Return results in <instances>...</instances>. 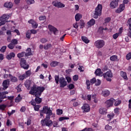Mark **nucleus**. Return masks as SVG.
<instances>
[{"label":"nucleus","mask_w":131,"mask_h":131,"mask_svg":"<svg viewBox=\"0 0 131 131\" xmlns=\"http://www.w3.org/2000/svg\"><path fill=\"white\" fill-rule=\"evenodd\" d=\"M73 79L74 81H76L78 80V75H75L73 76Z\"/></svg>","instance_id":"obj_55"},{"label":"nucleus","mask_w":131,"mask_h":131,"mask_svg":"<svg viewBox=\"0 0 131 131\" xmlns=\"http://www.w3.org/2000/svg\"><path fill=\"white\" fill-rule=\"evenodd\" d=\"M126 60H130V59H131V52L128 53L126 55Z\"/></svg>","instance_id":"obj_51"},{"label":"nucleus","mask_w":131,"mask_h":131,"mask_svg":"<svg viewBox=\"0 0 131 131\" xmlns=\"http://www.w3.org/2000/svg\"><path fill=\"white\" fill-rule=\"evenodd\" d=\"M4 7L5 8H8L9 9H12L13 7V3H12V2L6 3L4 4Z\"/></svg>","instance_id":"obj_21"},{"label":"nucleus","mask_w":131,"mask_h":131,"mask_svg":"<svg viewBox=\"0 0 131 131\" xmlns=\"http://www.w3.org/2000/svg\"><path fill=\"white\" fill-rule=\"evenodd\" d=\"M21 100H22V98H21V96H20V95H18V97H17L15 98V102L16 103H18V102H20V101H21Z\"/></svg>","instance_id":"obj_38"},{"label":"nucleus","mask_w":131,"mask_h":131,"mask_svg":"<svg viewBox=\"0 0 131 131\" xmlns=\"http://www.w3.org/2000/svg\"><path fill=\"white\" fill-rule=\"evenodd\" d=\"M91 84H94V83H96V78H93L90 81Z\"/></svg>","instance_id":"obj_58"},{"label":"nucleus","mask_w":131,"mask_h":131,"mask_svg":"<svg viewBox=\"0 0 131 131\" xmlns=\"http://www.w3.org/2000/svg\"><path fill=\"white\" fill-rule=\"evenodd\" d=\"M28 23H29L30 24H32V26L33 28L36 29L37 27V26H38V25L37 24V23L34 21L33 19H31L30 20H29Z\"/></svg>","instance_id":"obj_16"},{"label":"nucleus","mask_w":131,"mask_h":131,"mask_svg":"<svg viewBox=\"0 0 131 131\" xmlns=\"http://www.w3.org/2000/svg\"><path fill=\"white\" fill-rule=\"evenodd\" d=\"M8 75L12 82H17V81H18V78H17V77L12 76L11 74H9Z\"/></svg>","instance_id":"obj_18"},{"label":"nucleus","mask_w":131,"mask_h":131,"mask_svg":"<svg viewBox=\"0 0 131 131\" xmlns=\"http://www.w3.org/2000/svg\"><path fill=\"white\" fill-rule=\"evenodd\" d=\"M52 4L54 7H57V8H64L65 7V5L57 1H53Z\"/></svg>","instance_id":"obj_8"},{"label":"nucleus","mask_w":131,"mask_h":131,"mask_svg":"<svg viewBox=\"0 0 131 131\" xmlns=\"http://www.w3.org/2000/svg\"><path fill=\"white\" fill-rule=\"evenodd\" d=\"M103 6L101 4H98L97 7L95 8L93 17L95 19H98V17L102 15V10Z\"/></svg>","instance_id":"obj_4"},{"label":"nucleus","mask_w":131,"mask_h":131,"mask_svg":"<svg viewBox=\"0 0 131 131\" xmlns=\"http://www.w3.org/2000/svg\"><path fill=\"white\" fill-rule=\"evenodd\" d=\"M6 124L7 125V126H10V125H12V122L11 121H10V120H7Z\"/></svg>","instance_id":"obj_61"},{"label":"nucleus","mask_w":131,"mask_h":131,"mask_svg":"<svg viewBox=\"0 0 131 131\" xmlns=\"http://www.w3.org/2000/svg\"><path fill=\"white\" fill-rule=\"evenodd\" d=\"M105 23H104V25L106 24V23H109L110 21H111V18L108 17L105 18L104 19Z\"/></svg>","instance_id":"obj_49"},{"label":"nucleus","mask_w":131,"mask_h":131,"mask_svg":"<svg viewBox=\"0 0 131 131\" xmlns=\"http://www.w3.org/2000/svg\"><path fill=\"white\" fill-rule=\"evenodd\" d=\"M24 74L25 75L26 77H28L30 76V75H31V71L29 70L26 72V74Z\"/></svg>","instance_id":"obj_46"},{"label":"nucleus","mask_w":131,"mask_h":131,"mask_svg":"<svg viewBox=\"0 0 131 131\" xmlns=\"http://www.w3.org/2000/svg\"><path fill=\"white\" fill-rule=\"evenodd\" d=\"M26 53H25V56L26 57H28V56H31L32 54L31 53V49L30 48H28L26 51Z\"/></svg>","instance_id":"obj_24"},{"label":"nucleus","mask_w":131,"mask_h":131,"mask_svg":"<svg viewBox=\"0 0 131 131\" xmlns=\"http://www.w3.org/2000/svg\"><path fill=\"white\" fill-rule=\"evenodd\" d=\"M125 8V5H124V4H121L119 8L116 10V13H121Z\"/></svg>","instance_id":"obj_14"},{"label":"nucleus","mask_w":131,"mask_h":131,"mask_svg":"<svg viewBox=\"0 0 131 131\" xmlns=\"http://www.w3.org/2000/svg\"><path fill=\"white\" fill-rule=\"evenodd\" d=\"M105 129L106 130H110L112 129V126H110L109 125H106L105 126Z\"/></svg>","instance_id":"obj_48"},{"label":"nucleus","mask_w":131,"mask_h":131,"mask_svg":"<svg viewBox=\"0 0 131 131\" xmlns=\"http://www.w3.org/2000/svg\"><path fill=\"white\" fill-rule=\"evenodd\" d=\"M103 77L104 78H107V77H113L112 72L110 71L106 72L104 74H103Z\"/></svg>","instance_id":"obj_17"},{"label":"nucleus","mask_w":131,"mask_h":131,"mask_svg":"<svg viewBox=\"0 0 131 131\" xmlns=\"http://www.w3.org/2000/svg\"><path fill=\"white\" fill-rule=\"evenodd\" d=\"M96 24V20L94 19H91L88 22V25L89 27L93 26Z\"/></svg>","instance_id":"obj_23"},{"label":"nucleus","mask_w":131,"mask_h":131,"mask_svg":"<svg viewBox=\"0 0 131 131\" xmlns=\"http://www.w3.org/2000/svg\"><path fill=\"white\" fill-rule=\"evenodd\" d=\"M54 78L55 82L57 84H59V82L60 88H65V86L67 85V81H66V79H65V78L60 77L59 78V76L55 75Z\"/></svg>","instance_id":"obj_3"},{"label":"nucleus","mask_w":131,"mask_h":131,"mask_svg":"<svg viewBox=\"0 0 131 131\" xmlns=\"http://www.w3.org/2000/svg\"><path fill=\"white\" fill-rule=\"evenodd\" d=\"M46 89L43 86H38L36 85H33L29 92L30 95H34L36 97L35 99V104H40L42 99L39 98L41 96V94Z\"/></svg>","instance_id":"obj_1"},{"label":"nucleus","mask_w":131,"mask_h":131,"mask_svg":"<svg viewBox=\"0 0 131 131\" xmlns=\"http://www.w3.org/2000/svg\"><path fill=\"white\" fill-rule=\"evenodd\" d=\"M25 52H22L20 53H18L17 54L18 58H22V57H24L25 56Z\"/></svg>","instance_id":"obj_35"},{"label":"nucleus","mask_w":131,"mask_h":131,"mask_svg":"<svg viewBox=\"0 0 131 131\" xmlns=\"http://www.w3.org/2000/svg\"><path fill=\"white\" fill-rule=\"evenodd\" d=\"M107 118H108V119L107 120L110 121V120H111V119H112V118H113V117H114V114H110L107 115Z\"/></svg>","instance_id":"obj_33"},{"label":"nucleus","mask_w":131,"mask_h":131,"mask_svg":"<svg viewBox=\"0 0 131 131\" xmlns=\"http://www.w3.org/2000/svg\"><path fill=\"white\" fill-rule=\"evenodd\" d=\"M66 79L67 80L68 83H69V82H71V78L70 77H66Z\"/></svg>","instance_id":"obj_62"},{"label":"nucleus","mask_w":131,"mask_h":131,"mask_svg":"<svg viewBox=\"0 0 131 131\" xmlns=\"http://www.w3.org/2000/svg\"><path fill=\"white\" fill-rule=\"evenodd\" d=\"M8 48L10 49V50H13V49L15 48V46L13 44L10 43L8 45Z\"/></svg>","instance_id":"obj_43"},{"label":"nucleus","mask_w":131,"mask_h":131,"mask_svg":"<svg viewBox=\"0 0 131 131\" xmlns=\"http://www.w3.org/2000/svg\"><path fill=\"white\" fill-rule=\"evenodd\" d=\"M120 75L124 79H125L126 80H127V76H126V73L124 72H121Z\"/></svg>","instance_id":"obj_25"},{"label":"nucleus","mask_w":131,"mask_h":131,"mask_svg":"<svg viewBox=\"0 0 131 131\" xmlns=\"http://www.w3.org/2000/svg\"><path fill=\"white\" fill-rule=\"evenodd\" d=\"M20 64L21 67L24 68V69H28L29 68V65L26 62V60L24 58H21Z\"/></svg>","instance_id":"obj_6"},{"label":"nucleus","mask_w":131,"mask_h":131,"mask_svg":"<svg viewBox=\"0 0 131 131\" xmlns=\"http://www.w3.org/2000/svg\"><path fill=\"white\" fill-rule=\"evenodd\" d=\"M82 17V15H81V14L79 13H77L75 15V20L77 21H79V20H80V19H81Z\"/></svg>","instance_id":"obj_28"},{"label":"nucleus","mask_w":131,"mask_h":131,"mask_svg":"<svg viewBox=\"0 0 131 131\" xmlns=\"http://www.w3.org/2000/svg\"><path fill=\"white\" fill-rule=\"evenodd\" d=\"M81 39H82V41L85 42V43H89V42H90V40H89L88 37H86L85 36H82Z\"/></svg>","instance_id":"obj_29"},{"label":"nucleus","mask_w":131,"mask_h":131,"mask_svg":"<svg viewBox=\"0 0 131 131\" xmlns=\"http://www.w3.org/2000/svg\"><path fill=\"white\" fill-rule=\"evenodd\" d=\"M25 85L27 89H29L30 87V81L29 80H27L25 83Z\"/></svg>","instance_id":"obj_31"},{"label":"nucleus","mask_w":131,"mask_h":131,"mask_svg":"<svg viewBox=\"0 0 131 131\" xmlns=\"http://www.w3.org/2000/svg\"><path fill=\"white\" fill-rule=\"evenodd\" d=\"M7 49V46H3L2 48L0 49V52L1 53H5L6 52V50Z\"/></svg>","instance_id":"obj_42"},{"label":"nucleus","mask_w":131,"mask_h":131,"mask_svg":"<svg viewBox=\"0 0 131 131\" xmlns=\"http://www.w3.org/2000/svg\"><path fill=\"white\" fill-rule=\"evenodd\" d=\"M111 61H118V58L117 55H113L110 57Z\"/></svg>","instance_id":"obj_27"},{"label":"nucleus","mask_w":131,"mask_h":131,"mask_svg":"<svg viewBox=\"0 0 131 131\" xmlns=\"http://www.w3.org/2000/svg\"><path fill=\"white\" fill-rule=\"evenodd\" d=\"M94 46L97 49H102L105 46V41L102 39L97 40L94 42Z\"/></svg>","instance_id":"obj_5"},{"label":"nucleus","mask_w":131,"mask_h":131,"mask_svg":"<svg viewBox=\"0 0 131 131\" xmlns=\"http://www.w3.org/2000/svg\"><path fill=\"white\" fill-rule=\"evenodd\" d=\"M15 112H16V111H15V110H12V111H11V112H8V115L9 116H11L12 115V114H14V113H15Z\"/></svg>","instance_id":"obj_57"},{"label":"nucleus","mask_w":131,"mask_h":131,"mask_svg":"<svg viewBox=\"0 0 131 131\" xmlns=\"http://www.w3.org/2000/svg\"><path fill=\"white\" fill-rule=\"evenodd\" d=\"M102 95L103 97H108L110 95L109 90H103L102 92Z\"/></svg>","instance_id":"obj_22"},{"label":"nucleus","mask_w":131,"mask_h":131,"mask_svg":"<svg viewBox=\"0 0 131 131\" xmlns=\"http://www.w3.org/2000/svg\"><path fill=\"white\" fill-rule=\"evenodd\" d=\"M95 74L97 76H103L104 75L103 72H102L100 69H97L95 72Z\"/></svg>","instance_id":"obj_15"},{"label":"nucleus","mask_w":131,"mask_h":131,"mask_svg":"<svg viewBox=\"0 0 131 131\" xmlns=\"http://www.w3.org/2000/svg\"><path fill=\"white\" fill-rule=\"evenodd\" d=\"M31 35V33H30L29 32H27L26 33V37H27V38H30Z\"/></svg>","instance_id":"obj_59"},{"label":"nucleus","mask_w":131,"mask_h":131,"mask_svg":"<svg viewBox=\"0 0 131 131\" xmlns=\"http://www.w3.org/2000/svg\"><path fill=\"white\" fill-rule=\"evenodd\" d=\"M41 111L45 114H47L46 118L43 120L41 121L42 125H46L47 126H52L53 121L50 120L51 119V115H53L52 110L48 106H45L43 107V110Z\"/></svg>","instance_id":"obj_2"},{"label":"nucleus","mask_w":131,"mask_h":131,"mask_svg":"<svg viewBox=\"0 0 131 131\" xmlns=\"http://www.w3.org/2000/svg\"><path fill=\"white\" fill-rule=\"evenodd\" d=\"M120 33H116L113 35L114 39H116L119 36Z\"/></svg>","instance_id":"obj_44"},{"label":"nucleus","mask_w":131,"mask_h":131,"mask_svg":"<svg viewBox=\"0 0 131 131\" xmlns=\"http://www.w3.org/2000/svg\"><path fill=\"white\" fill-rule=\"evenodd\" d=\"M9 84H10L9 79L4 80L3 82V90H4V91L7 90L9 88Z\"/></svg>","instance_id":"obj_10"},{"label":"nucleus","mask_w":131,"mask_h":131,"mask_svg":"<svg viewBox=\"0 0 131 131\" xmlns=\"http://www.w3.org/2000/svg\"><path fill=\"white\" fill-rule=\"evenodd\" d=\"M80 28H83L84 27V21L82 20H80L79 21Z\"/></svg>","instance_id":"obj_34"},{"label":"nucleus","mask_w":131,"mask_h":131,"mask_svg":"<svg viewBox=\"0 0 131 131\" xmlns=\"http://www.w3.org/2000/svg\"><path fill=\"white\" fill-rule=\"evenodd\" d=\"M30 103H31V105L34 106V110L35 111H38L39 110V108H40V105H36L34 100L31 101Z\"/></svg>","instance_id":"obj_12"},{"label":"nucleus","mask_w":131,"mask_h":131,"mask_svg":"<svg viewBox=\"0 0 131 131\" xmlns=\"http://www.w3.org/2000/svg\"><path fill=\"white\" fill-rule=\"evenodd\" d=\"M118 2L119 0H115L112 2L110 4V8H111V9H115V8H117V7L118 6Z\"/></svg>","instance_id":"obj_11"},{"label":"nucleus","mask_w":131,"mask_h":131,"mask_svg":"<svg viewBox=\"0 0 131 131\" xmlns=\"http://www.w3.org/2000/svg\"><path fill=\"white\" fill-rule=\"evenodd\" d=\"M121 104V100H118L116 101L114 103L115 106H118L119 105H120Z\"/></svg>","instance_id":"obj_54"},{"label":"nucleus","mask_w":131,"mask_h":131,"mask_svg":"<svg viewBox=\"0 0 131 131\" xmlns=\"http://www.w3.org/2000/svg\"><path fill=\"white\" fill-rule=\"evenodd\" d=\"M101 84V80L97 79V80H96L95 81V85H100Z\"/></svg>","instance_id":"obj_56"},{"label":"nucleus","mask_w":131,"mask_h":131,"mask_svg":"<svg viewBox=\"0 0 131 131\" xmlns=\"http://www.w3.org/2000/svg\"><path fill=\"white\" fill-rule=\"evenodd\" d=\"M6 24V21L4 20L2 17L0 18V26H2V25H5Z\"/></svg>","instance_id":"obj_40"},{"label":"nucleus","mask_w":131,"mask_h":131,"mask_svg":"<svg viewBox=\"0 0 131 131\" xmlns=\"http://www.w3.org/2000/svg\"><path fill=\"white\" fill-rule=\"evenodd\" d=\"M26 76H25V74L23 75L19 76V79L20 80H23V79H25L26 78Z\"/></svg>","instance_id":"obj_52"},{"label":"nucleus","mask_w":131,"mask_h":131,"mask_svg":"<svg viewBox=\"0 0 131 131\" xmlns=\"http://www.w3.org/2000/svg\"><path fill=\"white\" fill-rule=\"evenodd\" d=\"M6 107V105L5 104L0 105V110H5Z\"/></svg>","instance_id":"obj_60"},{"label":"nucleus","mask_w":131,"mask_h":131,"mask_svg":"<svg viewBox=\"0 0 131 131\" xmlns=\"http://www.w3.org/2000/svg\"><path fill=\"white\" fill-rule=\"evenodd\" d=\"M26 2L28 5H32L35 3L34 0H26Z\"/></svg>","instance_id":"obj_36"},{"label":"nucleus","mask_w":131,"mask_h":131,"mask_svg":"<svg viewBox=\"0 0 131 131\" xmlns=\"http://www.w3.org/2000/svg\"><path fill=\"white\" fill-rule=\"evenodd\" d=\"M11 16H12V13L4 14L1 18L2 19H3L4 21H6V20H8V19H9Z\"/></svg>","instance_id":"obj_19"},{"label":"nucleus","mask_w":131,"mask_h":131,"mask_svg":"<svg viewBox=\"0 0 131 131\" xmlns=\"http://www.w3.org/2000/svg\"><path fill=\"white\" fill-rule=\"evenodd\" d=\"M63 114V111L62 110H57L56 111V114L57 115H61Z\"/></svg>","instance_id":"obj_47"},{"label":"nucleus","mask_w":131,"mask_h":131,"mask_svg":"<svg viewBox=\"0 0 131 131\" xmlns=\"http://www.w3.org/2000/svg\"><path fill=\"white\" fill-rule=\"evenodd\" d=\"M21 88H22V84H19L16 88V89L17 90V92H21V91H22L21 90Z\"/></svg>","instance_id":"obj_50"},{"label":"nucleus","mask_w":131,"mask_h":131,"mask_svg":"<svg viewBox=\"0 0 131 131\" xmlns=\"http://www.w3.org/2000/svg\"><path fill=\"white\" fill-rule=\"evenodd\" d=\"M11 43L12 45H14V46H16V45H18V40H17L16 39H13L11 41Z\"/></svg>","instance_id":"obj_32"},{"label":"nucleus","mask_w":131,"mask_h":131,"mask_svg":"<svg viewBox=\"0 0 131 131\" xmlns=\"http://www.w3.org/2000/svg\"><path fill=\"white\" fill-rule=\"evenodd\" d=\"M14 57H15V53H10V54L6 56V58L8 60H11V59H12V58H14Z\"/></svg>","instance_id":"obj_26"},{"label":"nucleus","mask_w":131,"mask_h":131,"mask_svg":"<svg viewBox=\"0 0 131 131\" xmlns=\"http://www.w3.org/2000/svg\"><path fill=\"white\" fill-rule=\"evenodd\" d=\"M114 102H115V100L113 98H111L110 99L106 100L105 102V104L107 107H112V106H113Z\"/></svg>","instance_id":"obj_9"},{"label":"nucleus","mask_w":131,"mask_h":131,"mask_svg":"<svg viewBox=\"0 0 131 131\" xmlns=\"http://www.w3.org/2000/svg\"><path fill=\"white\" fill-rule=\"evenodd\" d=\"M46 19H47L46 16H40L39 17L40 21H43V20H46Z\"/></svg>","instance_id":"obj_53"},{"label":"nucleus","mask_w":131,"mask_h":131,"mask_svg":"<svg viewBox=\"0 0 131 131\" xmlns=\"http://www.w3.org/2000/svg\"><path fill=\"white\" fill-rule=\"evenodd\" d=\"M99 113L100 114L105 115L107 114V109L104 107H101L99 109Z\"/></svg>","instance_id":"obj_20"},{"label":"nucleus","mask_w":131,"mask_h":131,"mask_svg":"<svg viewBox=\"0 0 131 131\" xmlns=\"http://www.w3.org/2000/svg\"><path fill=\"white\" fill-rule=\"evenodd\" d=\"M127 23L129 25L128 28H131V18L128 20Z\"/></svg>","instance_id":"obj_64"},{"label":"nucleus","mask_w":131,"mask_h":131,"mask_svg":"<svg viewBox=\"0 0 131 131\" xmlns=\"http://www.w3.org/2000/svg\"><path fill=\"white\" fill-rule=\"evenodd\" d=\"M48 29L51 32H53V33H54V35H57L59 32V31H58L57 28L51 25H48Z\"/></svg>","instance_id":"obj_7"},{"label":"nucleus","mask_w":131,"mask_h":131,"mask_svg":"<svg viewBox=\"0 0 131 131\" xmlns=\"http://www.w3.org/2000/svg\"><path fill=\"white\" fill-rule=\"evenodd\" d=\"M50 48H52V44L48 43L46 46H44L45 50H49Z\"/></svg>","instance_id":"obj_41"},{"label":"nucleus","mask_w":131,"mask_h":131,"mask_svg":"<svg viewBox=\"0 0 131 131\" xmlns=\"http://www.w3.org/2000/svg\"><path fill=\"white\" fill-rule=\"evenodd\" d=\"M40 42L41 43H46L48 41V39H47L46 38H42L40 39Z\"/></svg>","instance_id":"obj_45"},{"label":"nucleus","mask_w":131,"mask_h":131,"mask_svg":"<svg viewBox=\"0 0 131 131\" xmlns=\"http://www.w3.org/2000/svg\"><path fill=\"white\" fill-rule=\"evenodd\" d=\"M79 25H78L77 23H75L73 24V27L76 29H77L78 27H79Z\"/></svg>","instance_id":"obj_63"},{"label":"nucleus","mask_w":131,"mask_h":131,"mask_svg":"<svg viewBox=\"0 0 131 131\" xmlns=\"http://www.w3.org/2000/svg\"><path fill=\"white\" fill-rule=\"evenodd\" d=\"M0 99H7V96L5 95L3 92H0Z\"/></svg>","instance_id":"obj_39"},{"label":"nucleus","mask_w":131,"mask_h":131,"mask_svg":"<svg viewBox=\"0 0 131 131\" xmlns=\"http://www.w3.org/2000/svg\"><path fill=\"white\" fill-rule=\"evenodd\" d=\"M77 34V32H76V30L73 29L72 30V32L71 33V36H73V37H74L75 36H76Z\"/></svg>","instance_id":"obj_30"},{"label":"nucleus","mask_w":131,"mask_h":131,"mask_svg":"<svg viewBox=\"0 0 131 131\" xmlns=\"http://www.w3.org/2000/svg\"><path fill=\"white\" fill-rule=\"evenodd\" d=\"M51 66H52V67H56V66H57L58 65V62L54 61H52L51 64H50Z\"/></svg>","instance_id":"obj_37"},{"label":"nucleus","mask_w":131,"mask_h":131,"mask_svg":"<svg viewBox=\"0 0 131 131\" xmlns=\"http://www.w3.org/2000/svg\"><path fill=\"white\" fill-rule=\"evenodd\" d=\"M81 108L83 110V112H89L91 110L88 104H84Z\"/></svg>","instance_id":"obj_13"}]
</instances>
